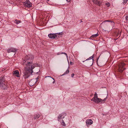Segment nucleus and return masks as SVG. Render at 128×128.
<instances>
[{
  "instance_id": "6ab92c4d",
  "label": "nucleus",
  "mask_w": 128,
  "mask_h": 128,
  "mask_svg": "<svg viewBox=\"0 0 128 128\" xmlns=\"http://www.w3.org/2000/svg\"><path fill=\"white\" fill-rule=\"evenodd\" d=\"M98 35V34H93L91 36V37L94 38V37H97Z\"/></svg>"
},
{
  "instance_id": "7c9ffc66",
  "label": "nucleus",
  "mask_w": 128,
  "mask_h": 128,
  "mask_svg": "<svg viewBox=\"0 0 128 128\" xmlns=\"http://www.w3.org/2000/svg\"><path fill=\"white\" fill-rule=\"evenodd\" d=\"M92 64H91V65H92Z\"/></svg>"
},
{
  "instance_id": "4468645a",
  "label": "nucleus",
  "mask_w": 128,
  "mask_h": 128,
  "mask_svg": "<svg viewBox=\"0 0 128 128\" xmlns=\"http://www.w3.org/2000/svg\"><path fill=\"white\" fill-rule=\"evenodd\" d=\"M93 58H94V56H93V55L92 56H91L90 57H89L88 58V59H87L85 61H83L82 62H84L85 61H86V60H91V59H92V62H93V61H94V59H93Z\"/></svg>"
},
{
  "instance_id": "cd10ccee",
  "label": "nucleus",
  "mask_w": 128,
  "mask_h": 128,
  "mask_svg": "<svg viewBox=\"0 0 128 128\" xmlns=\"http://www.w3.org/2000/svg\"><path fill=\"white\" fill-rule=\"evenodd\" d=\"M55 81H54L53 82V84H54L55 83Z\"/></svg>"
},
{
  "instance_id": "a878e982",
  "label": "nucleus",
  "mask_w": 128,
  "mask_h": 128,
  "mask_svg": "<svg viewBox=\"0 0 128 128\" xmlns=\"http://www.w3.org/2000/svg\"><path fill=\"white\" fill-rule=\"evenodd\" d=\"M66 0L68 2H69L70 1V0Z\"/></svg>"
},
{
  "instance_id": "dca6fc26",
  "label": "nucleus",
  "mask_w": 128,
  "mask_h": 128,
  "mask_svg": "<svg viewBox=\"0 0 128 128\" xmlns=\"http://www.w3.org/2000/svg\"><path fill=\"white\" fill-rule=\"evenodd\" d=\"M69 72L70 71L68 70H67L62 75H65L66 74H68L69 73Z\"/></svg>"
},
{
  "instance_id": "4be33fe9",
  "label": "nucleus",
  "mask_w": 128,
  "mask_h": 128,
  "mask_svg": "<svg viewBox=\"0 0 128 128\" xmlns=\"http://www.w3.org/2000/svg\"><path fill=\"white\" fill-rule=\"evenodd\" d=\"M105 4L108 7H109L110 5V3L108 2H107V3H106Z\"/></svg>"
},
{
  "instance_id": "39448f33",
  "label": "nucleus",
  "mask_w": 128,
  "mask_h": 128,
  "mask_svg": "<svg viewBox=\"0 0 128 128\" xmlns=\"http://www.w3.org/2000/svg\"><path fill=\"white\" fill-rule=\"evenodd\" d=\"M24 6L25 7L29 8L32 6V3L30 2L29 0H26L23 3Z\"/></svg>"
},
{
  "instance_id": "0eeeda50",
  "label": "nucleus",
  "mask_w": 128,
  "mask_h": 128,
  "mask_svg": "<svg viewBox=\"0 0 128 128\" xmlns=\"http://www.w3.org/2000/svg\"><path fill=\"white\" fill-rule=\"evenodd\" d=\"M49 37L51 38L54 39L58 38L57 34H50L48 35Z\"/></svg>"
},
{
  "instance_id": "2eb2a0df",
  "label": "nucleus",
  "mask_w": 128,
  "mask_h": 128,
  "mask_svg": "<svg viewBox=\"0 0 128 128\" xmlns=\"http://www.w3.org/2000/svg\"><path fill=\"white\" fill-rule=\"evenodd\" d=\"M40 116V115L38 114H36L34 115V118L35 119H36L38 118Z\"/></svg>"
},
{
  "instance_id": "bb28decb",
  "label": "nucleus",
  "mask_w": 128,
  "mask_h": 128,
  "mask_svg": "<svg viewBox=\"0 0 128 128\" xmlns=\"http://www.w3.org/2000/svg\"><path fill=\"white\" fill-rule=\"evenodd\" d=\"M70 64L72 65L73 64V63L72 62H70Z\"/></svg>"
},
{
  "instance_id": "f8f14e48",
  "label": "nucleus",
  "mask_w": 128,
  "mask_h": 128,
  "mask_svg": "<svg viewBox=\"0 0 128 128\" xmlns=\"http://www.w3.org/2000/svg\"><path fill=\"white\" fill-rule=\"evenodd\" d=\"M64 118V116L63 114H61L58 117V120L59 121L61 120L62 119H63Z\"/></svg>"
},
{
  "instance_id": "6e6552de",
  "label": "nucleus",
  "mask_w": 128,
  "mask_h": 128,
  "mask_svg": "<svg viewBox=\"0 0 128 128\" xmlns=\"http://www.w3.org/2000/svg\"><path fill=\"white\" fill-rule=\"evenodd\" d=\"M36 81H35V80L34 79H33V80H31V81H30V82H29V84L31 86H33L34 85V84L36 83L38 81V77L36 78Z\"/></svg>"
},
{
  "instance_id": "9b49d317",
  "label": "nucleus",
  "mask_w": 128,
  "mask_h": 128,
  "mask_svg": "<svg viewBox=\"0 0 128 128\" xmlns=\"http://www.w3.org/2000/svg\"><path fill=\"white\" fill-rule=\"evenodd\" d=\"M94 3L99 6H100L101 3L98 0H92Z\"/></svg>"
},
{
  "instance_id": "f3484780",
  "label": "nucleus",
  "mask_w": 128,
  "mask_h": 128,
  "mask_svg": "<svg viewBox=\"0 0 128 128\" xmlns=\"http://www.w3.org/2000/svg\"><path fill=\"white\" fill-rule=\"evenodd\" d=\"M21 22V21L20 20H16L14 22L16 23V24H19Z\"/></svg>"
},
{
  "instance_id": "1a4fd4ad",
  "label": "nucleus",
  "mask_w": 128,
  "mask_h": 128,
  "mask_svg": "<svg viewBox=\"0 0 128 128\" xmlns=\"http://www.w3.org/2000/svg\"><path fill=\"white\" fill-rule=\"evenodd\" d=\"M13 74L15 76L17 77H19L20 76L19 72L18 70H16L13 72Z\"/></svg>"
},
{
  "instance_id": "c756f323",
  "label": "nucleus",
  "mask_w": 128,
  "mask_h": 128,
  "mask_svg": "<svg viewBox=\"0 0 128 128\" xmlns=\"http://www.w3.org/2000/svg\"><path fill=\"white\" fill-rule=\"evenodd\" d=\"M47 77H50L49 76H47Z\"/></svg>"
},
{
  "instance_id": "f03ea898",
  "label": "nucleus",
  "mask_w": 128,
  "mask_h": 128,
  "mask_svg": "<svg viewBox=\"0 0 128 128\" xmlns=\"http://www.w3.org/2000/svg\"><path fill=\"white\" fill-rule=\"evenodd\" d=\"M107 98V97H106V98H104L103 100L98 98V94L96 93V92L94 94V97L91 100L95 103H98L100 102H102L103 101L105 102Z\"/></svg>"
},
{
  "instance_id": "7ed1b4c3",
  "label": "nucleus",
  "mask_w": 128,
  "mask_h": 128,
  "mask_svg": "<svg viewBox=\"0 0 128 128\" xmlns=\"http://www.w3.org/2000/svg\"><path fill=\"white\" fill-rule=\"evenodd\" d=\"M106 22H110L108 24H106L107 26V27L106 28H108L110 27V26H114V23L113 21H111L108 20H106L103 22L101 24H103L104 23Z\"/></svg>"
},
{
  "instance_id": "c85d7f7f",
  "label": "nucleus",
  "mask_w": 128,
  "mask_h": 128,
  "mask_svg": "<svg viewBox=\"0 0 128 128\" xmlns=\"http://www.w3.org/2000/svg\"><path fill=\"white\" fill-rule=\"evenodd\" d=\"M52 78L54 80V78Z\"/></svg>"
},
{
  "instance_id": "20e7f679",
  "label": "nucleus",
  "mask_w": 128,
  "mask_h": 128,
  "mask_svg": "<svg viewBox=\"0 0 128 128\" xmlns=\"http://www.w3.org/2000/svg\"><path fill=\"white\" fill-rule=\"evenodd\" d=\"M125 64L124 63H120L119 65L118 70L120 72H122L125 69L124 66Z\"/></svg>"
},
{
  "instance_id": "2f4dec72",
  "label": "nucleus",
  "mask_w": 128,
  "mask_h": 128,
  "mask_svg": "<svg viewBox=\"0 0 128 128\" xmlns=\"http://www.w3.org/2000/svg\"><path fill=\"white\" fill-rule=\"evenodd\" d=\"M49 0H48V1Z\"/></svg>"
},
{
  "instance_id": "aec40b11",
  "label": "nucleus",
  "mask_w": 128,
  "mask_h": 128,
  "mask_svg": "<svg viewBox=\"0 0 128 128\" xmlns=\"http://www.w3.org/2000/svg\"><path fill=\"white\" fill-rule=\"evenodd\" d=\"M62 122L61 123L62 124L63 126H65L66 124H65L64 121L63 120H62Z\"/></svg>"
},
{
  "instance_id": "9d476101",
  "label": "nucleus",
  "mask_w": 128,
  "mask_h": 128,
  "mask_svg": "<svg viewBox=\"0 0 128 128\" xmlns=\"http://www.w3.org/2000/svg\"><path fill=\"white\" fill-rule=\"evenodd\" d=\"M7 51L8 53H9L11 52H14L16 51V50L15 48H11L8 49L7 50Z\"/></svg>"
},
{
  "instance_id": "f257e3e1",
  "label": "nucleus",
  "mask_w": 128,
  "mask_h": 128,
  "mask_svg": "<svg viewBox=\"0 0 128 128\" xmlns=\"http://www.w3.org/2000/svg\"><path fill=\"white\" fill-rule=\"evenodd\" d=\"M34 58L33 56L28 55L25 56V59L22 61V64L25 66L23 77L25 79L28 78L33 72V69L35 67L38 66V64L32 62Z\"/></svg>"
},
{
  "instance_id": "5701e85b",
  "label": "nucleus",
  "mask_w": 128,
  "mask_h": 128,
  "mask_svg": "<svg viewBox=\"0 0 128 128\" xmlns=\"http://www.w3.org/2000/svg\"><path fill=\"white\" fill-rule=\"evenodd\" d=\"M126 20H128V16H126L125 17Z\"/></svg>"
},
{
  "instance_id": "393cba45",
  "label": "nucleus",
  "mask_w": 128,
  "mask_h": 128,
  "mask_svg": "<svg viewBox=\"0 0 128 128\" xmlns=\"http://www.w3.org/2000/svg\"><path fill=\"white\" fill-rule=\"evenodd\" d=\"M61 33H62L61 32H59V33H56V34H57H57L59 35V34H60Z\"/></svg>"
},
{
  "instance_id": "412c9836",
  "label": "nucleus",
  "mask_w": 128,
  "mask_h": 128,
  "mask_svg": "<svg viewBox=\"0 0 128 128\" xmlns=\"http://www.w3.org/2000/svg\"><path fill=\"white\" fill-rule=\"evenodd\" d=\"M123 0V2H122V3H123V4H126L127 2V1L128 0Z\"/></svg>"
},
{
  "instance_id": "ddd939ff",
  "label": "nucleus",
  "mask_w": 128,
  "mask_h": 128,
  "mask_svg": "<svg viewBox=\"0 0 128 128\" xmlns=\"http://www.w3.org/2000/svg\"><path fill=\"white\" fill-rule=\"evenodd\" d=\"M86 123L87 125H91L93 123V121L91 120H88L86 121Z\"/></svg>"
},
{
  "instance_id": "b1692460",
  "label": "nucleus",
  "mask_w": 128,
  "mask_h": 128,
  "mask_svg": "<svg viewBox=\"0 0 128 128\" xmlns=\"http://www.w3.org/2000/svg\"><path fill=\"white\" fill-rule=\"evenodd\" d=\"M74 75V74L72 73L71 75V76L72 77H73Z\"/></svg>"
},
{
  "instance_id": "a211bd4d",
  "label": "nucleus",
  "mask_w": 128,
  "mask_h": 128,
  "mask_svg": "<svg viewBox=\"0 0 128 128\" xmlns=\"http://www.w3.org/2000/svg\"><path fill=\"white\" fill-rule=\"evenodd\" d=\"M65 54L66 55V58H67L68 57L67 56V54L65 52H60V54H59V53H58L57 54V55H59L60 54Z\"/></svg>"
},
{
  "instance_id": "423d86ee",
  "label": "nucleus",
  "mask_w": 128,
  "mask_h": 128,
  "mask_svg": "<svg viewBox=\"0 0 128 128\" xmlns=\"http://www.w3.org/2000/svg\"><path fill=\"white\" fill-rule=\"evenodd\" d=\"M5 81V79L4 77L0 78V87H2L6 85Z\"/></svg>"
}]
</instances>
